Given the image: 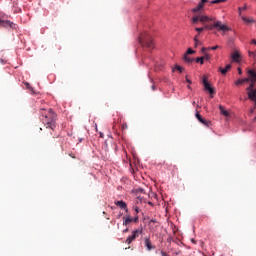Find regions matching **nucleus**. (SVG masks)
<instances>
[{
  "label": "nucleus",
  "mask_w": 256,
  "mask_h": 256,
  "mask_svg": "<svg viewBox=\"0 0 256 256\" xmlns=\"http://www.w3.org/2000/svg\"><path fill=\"white\" fill-rule=\"evenodd\" d=\"M40 120L46 126V129H50V135H53V131L57 127V114L55 111L51 108L48 110L45 108L40 109Z\"/></svg>",
  "instance_id": "f257e3e1"
},
{
  "label": "nucleus",
  "mask_w": 256,
  "mask_h": 256,
  "mask_svg": "<svg viewBox=\"0 0 256 256\" xmlns=\"http://www.w3.org/2000/svg\"><path fill=\"white\" fill-rule=\"evenodd\" d=\"M139 43L142 47H147V49H153L155 44L153 43V38L147 32H144L139 37Z\"/></svg>",
  "instance_id": "f03ea898"
},
{
  "label": "nucleus",
  "mask_w": 256,
  "mask_h": 256,
  "mask_svg": "<svg viewBox=\"0 0 256 256\" xmlns=\"http://www.w3.org/2000/svg\"><path fill=\"white\" fill-rule=\"evenodd\" d=\"M204 29H207L208 31H213V29L224 32L229 31V27L227 25H224L221 21H215L213 24H206L204 26Z\"/></svg>",
  "instance_id": "7ed1b4c3"
},
{
  "label": "nucleus",
  "mask_w": 256,
  "mask_h": 256,
  "mask_svg": "<svg viewBox=\"0 0 256 256\" xmlns=\"http://www.w3.org/2000/svg\"><path fill=\"white\" fill-rule=\"evenodd\" d=\"M248 73V77H249V81L251 82L249 84V86L246 88V91H248V93H251L252 91H255V83H256V71L253 69H248L247 70Z\"/></svg>",
  "instance_id": "20e7f679"
},
{
  "label": "nucleus",
  "mask_w": 256,
  "mask_h": 256,
  "mask_svg": "<svg viewBox=\"0 0 256 256\" xmlns=\"http://www.w3.org/2000/svg\"><path fill=\"white\" fill-rule=\"evenodd\" d=\"M141 233H143V229H136L132 231V234L127 237L125 243H127V245H131L132 241H135Z\"/></svg>",
  "instance_id": "39448f33"
},
{
  "label": "nucleus",
  "mask_w": 256,
  "mask_h": 256,
  "mask_svg": "<svg viewBox=\"0 0 256 256\" xmlns=\"http://www.w3.org/2000/svg\"><path fill=\"white\" fill-rule=\"evenodd\" d=\"M202 83L204 85L205 91H208L210 95H214L215 88L211 87V84L207 81V76H203Z\"/></svg>",
  "instance_id": "423d86ee"
},
{
  "label": "nucleus",
  "mask_w": 256,
  "mask_h": 256,
  "mask_svg": "<svg viewBox=\"0 0 256 256\" xmlns=\"http://www.w3.org/2000/svg\"><path fill=\"white\" fill-rule=\"evenodd\" d=\"M3 12L0 11V27H13V22L1 19Z\"/></svg>",
  "instance_id": "0eeeda50"
},
{
  "label": "nucleus",
  "mask_w": 256,
  "mask_h": 256,
  "mask_svg": "<svg viewBox=\"0 0 256 256\" xmlns=\"http://www.w3.org/2000/svg\"><path fill=\"white\" fill-rule=\"evenodd\" d=\"M122 219L124 227H129V225L133 223V217H131V215L124 216Z\"/></svg>",
  "instance_id": "6e6552de"
},
{
  "label": "nucleus",
  "mask_w": 256,
  "mask_h": 256,
  "mask_svg": "<svg viewBox=\"0 0 256 256\" xmlns=\"http://www.w3.org/2000/svg\"><path fill=\"white\" fill-rule=\"evenodd\" d=\"M209 0H201L200 3L197 5L196 8H193V13H197L201 11L205 7V3H207Z\"/></svg>",
  "instance_id": "1a4fd4ad"
},
{
  "label": "nucleus",
  "mask_w": 256,
  "mask_h": 256,
  "mask_svg": "<svg viewBox=\"0 0 256 256\" xmlns=\"http://www.w3.org/2000/svg\"><path fill=\"white\" fill-rule=\"evenodd\" d=\"M114 203L117 207L126 211V213L129 211V209H127V203H125L123 200L115 201Z\"/></svg>",
  "instance_id": "9d476101"
},
{
  "label": "nucleus",
  "mask_w": 256,
  "mask_h": 256,
  "mask_svg": "<svg viewBox=\"0 0 256 256\" xmlns=\"http://www.w3.org/2000/svg\"><path fill=\"white\" fill-rule=\"evenodd\" d=\"M144 245L147 249V251H151L152 249H155V246L151 243V240L149 238L144 239Z\"/></svg>",
  "instance_id": "9b49d317"
},
{
  "label": "nucleus",
  "mask_w": 256,
  "mask_h": 256,
  "mask_svg": "<svg viewBox=\"0 0 256 256\" xmlns=\"http://www.w3.org/2000/svg\"><path fill=\"white\" fill-rule=\"evenodd\" d=\"M219 71L222 75H227V72L231 71V64H227L225 68L219 67Z\"/></svg>",
  "instance_id": "f8f14e48"
},
{
  "label": "nucleus",
  "mask_w": 256,
  "mask_h": 256,
  "mask_svg": "<svg viewBox=\"0 0 256 256\" xmlns=\"http://www.w3.org/2000/svg\"><path fill=\"white\" fill-rule=\"evenodd\" d=\"M209 21H213V18H210L209 16H200L201 23H209Z\"/></svg>",
  "instance_id": "ddd939ff"
},
{
  "label": "nucleus",
  "mask_w": 256,
  "mask_h": 256,
  "mask_svg": "<svg viewBox=\"0 0 256 256\" xmlns=\"http://www.w3.org/2000/svg\"><path fill=\"white\" fill-rule=\"evenodd\" d=\"M243 83H249V76H248V78L238 79L235 82V85H243Z\"/></svg>",
  "instance_id": "4468645a"
},
{
  "label": "nucleus",
  "mask_w": 256,
  "mask_h": 256,
  "mask_svg": "<svg viewBox=\"0 0 256 256\" xmlns=\"http://www.w3.org/2000/svg\"><path fill=\"white\" fill-rule=\"evenodd\" d=\"M239 57H241V55H239V52H238V51H235V52L232 54V60L235 61L236 63H239Z\"/></svg>",
  "instance_id": "2eb2a0df"
},
{
  "label": "nucleus",
  "mask_w": 256,
  "mask_h": 256,
  "mask_svg": "<svg viewBox=\"0 0 256 256\" xmlns=\"http://www.w3.org/2000/svg\"><path fill=\"white\" fill-rule=\"evenodd\" d=\"M219 109H220V113L222 115H224V117H229V112L227 110H225V108H223V106H219Z\"/></svg>",
  "instance_id": "dca6fc26"
},
{
  "label": "nucleus",
  "mask_w": 256,
  "mask_h": 256,
  "mask_svg": "<svg viewBox=\"0 0 256 256\" xmlns=\"http://www.w3.org/2000/svg\"><path fill=\"white\" fill-rule=\"evenodd\" d=\"M242 20L244 23H255V19L253 18L242 17Z\"/></svg>",
  "instance_id": "f3484780"
},
{
  "label": "nucleus",
  "mask_w": 256,
  "mask_h": 256,
  "mask_svg": "<svg viewBox=\"0 0 256 256\" xmlns=\"http://www.w3.org/2000/svg\"><path fill=\"white\" fill-rule=\"evenodd\" d=\"M200 123H202V125H205V127H209V125H211V121L204 118H202V121H200Z\"/></svg>",
  "instance_id": "a211bd4d"
},
{
  "label": "nucleus",
  "mask_w": 256,
  "mask_h": 256,
  "mask_svg": "<svg viewBox=\"0 0 256 256\" xmlns=\"http://www.w3.org/2000/svg\"><path fill=\"white\" fill-rule=\"evenodd\" d=\"M184 61L186 63H193L194 59L189 57L188 55H184Z\"/></svg>",
  "instance_id": "6ab92c4d"
},
{
  "label": "nucleus",
  "mask_w": 256,
  "mask_h": 256,
  "mask_svg": "<svg viewBox=\"0 0 256 256\" xmlns=\"http://www.w3.org/2000/svg\"><path fill=\"white\" fill-rule=\"evenodd\" d=\"M227 0H213L211 1V5H217L218 3H226Z\"/></svg>",
  "instance_id": "aec40b11"
},
{
  "label": "nucleus",
  "mask_w": 256,
  "mask_h": 256,
  "mask_svg": "<svg viewBox=\"0 0 256 256\" xmlns=\"http://www.w3.org/2000/svg\"><path fill=\"white\" fill-rule=\"evenodd\" d=\"M196 63H200V65H203V63H205V58H203V57H197V58H196Z\"/></svg>",
  "instance_id": "412c9836"
},
{
  "label": "nucleus",
  "mask_w": 256,
  "mask_h": 256,
  "mask_svg": "<svg viewBox=\"0 0 256 256\" xmlns=\"http://www.w3.org/2000/svg\"><path fill=\"white\" fill-rule=\"evenodd\" d=\"M194 47H199V45H201V41H199V38L194 37Z\"/></svg>",
  "instance_id": "4be33fe9"
},
{
  "label": "nucleus",
  "mask_w": 256,
  "mask_h": 256,
  "mask_svg": "<svg viewBox=\"0 0 256 256\" xmlns=\"http://www.w3.org/2000/svg\"><path fill=\"white\" fill-rule=\"evenodd\" d=\"M193 54H195V51L191 48H188V50L186 51V53L184 55L188 56V55H193Z\"/></svg>",
  "instance_id": "5701e85b"
},
{
  "label": "nucleus",
  "mask_w": 256,
  "mask_h": 256,
  "mask_svg": "<svg viewBox=\"0 0 256 256\" xmlns=\"http://www.w3.org/2000/svg\"><path fill=\"white\" fill-rule=\"evenodd\" d=\"M200 19H201L200 16H195L192 18V23H194V24L199 23Z\"/></svg>",
  "instance_id": "b1692460"
},
{
  "label": "nucleus",
  "mask_w": 256,
  "mask_h": 256,
  "mask_svg": "<svg viewBox=\"0 0 256 256\" xmlns=\"http://www.w3.org/2000/svg\"><path fill=\"white\" fill-rule=\"evenodd\" d=\"M175 69H176L177 71H179L180 73H183V71H185V68H184V67H181V66H179V65H176V66H175Z\"/></svg>",
  "instance_id": "393cba45"
},
{
  "label": "nucleus",
  "mask_w": 256,
  "mask_h": 256,
  "mask_svg": "<svg viewBox=\"0 0 256 256\" xmlns=\"http://www.w3.org/2000/svg\"><path fill=\"white\" fill-rule=\"evenodd\" d=\"M196 119L199 121V123L201 121H203V116H201V114H199V112H196Z\"/></svg>",
  "instance_id": "a878e982"
},
{
  "label": "nucleus",
  "mask_w": 256,
  "mask_h": 256,
  "mask_svg": "<svg viewBox=\"0 0 256 256\" xmlns=\"http://www.w3.org/2000/svg\"><path fill=\"white\" fill-rule=\"evenodd\" d=\"M202 53H207L206 51H211V47H202Z\"/></svg>",
  "instance_id": "bb28decb"
},
{
  "label": "nucleus",
  "mask_w": 256,
  "mask_h": 256,
  "mask_svg": "<svg viewBox=\"0 0 256 256\" xmlns=\"http://www.w3.org/2000/svg\"><path fill=\"white\" fill-rule=\"evenodd\" d=\"M219 48H220L219 45L212 46V47H210V51H217V49H219Z\"/></svg>",
  "instance_id": "cd10ccee"
},
{
  "label": "nucleus",
  "mask_w": 256,
  "mask_h": 256,
  "mask_svg": "<svg viewBox=\"0 0 256 256\" xmlns=\"http://www.w3.org/2000/svg\"><path fill=\"white\" fill-rule=\"evenodd\" d=\"M203 54H204L203 58L206 59V61H209V59H211V56H209L208 53H203Z\"/></svg>",
  "instance_id": "c85d7f7f"
},
{
  "label": "nucleus",
  "mask_w": 256,
  "mask_h": 256,
  "mask_svg": "<svg viewBox=\"0 0 256 256\" xmlns=\"http://www.w3.org/2000/svg\"><path fill=\"white\" fill-rule=\"evenodd\" d=\"M195 31H197L198 33H201L203 31H205V27H201V28H195Z\"/></svg>",
  "instance_id": "c756f323"
},
{
  "label": "nucleus",
  "mask_w": 256,
  "mask_h": 256,
  "mask_svg": "<svg viewBox=\"0 0 256 256\" xmlns=\"http://www.w3.org/2000/svg\"><path fill=\"white\" fill-rule=\"evenodd\" d=\"M139 222V217H134L132 218V223H138Z\"/></svg>",
  "instance_id": "7c9ffc66"
},
{
  "label": "nucleus",
  "mask_w": 256,
  "mask_h": 256,
  "mask_svg": "<svg viewBox=\"0 0 256 256\" xmlns=\"http://www.w3.org/2000/svg\"><path fill=\"white\" fill-rule=\"evenodd\" d=\"M249 57H255V52L253 51H248Z\"/></svg>",
  "instance_id": "2f4dec72"
},
{
  "label": "nucleus",
  "mask_w": 256,
  "mask_h": 256,
  "mask_svg": "<svg viewBox=\"0 0 256 256\" xmlns=\"http://www.w3.org/2000/svg\"><path fill=\"white\" fill-rule=\"evenodd\" d=\"M122 129H123V131H125V129H128L127 123L122 124Z\"/></svg>",
  "instance_id": "473e14b6"
},
{
  "label": "nucleus",
  "mask_w": 256,
  "mask_h": 256,
  "mask_svg": "<svg viewBox=\"0 0 256 256\" xmlns=\"http://www.w3.org/2000/svg\"><path fill=\"white\" fill-rule=\"evenodd\" d=\"M238 9H239V11L241 13V11H245L247 9V6H244L243 8L239 7Z\"/></svg>",
  "instance_id": "72a5a7b5"
},
{
  "label": "nucleus",
  "mask_w": 256,
  "mask_h": 256,
  "mask_svg": "<svg viewBox=\"0 0 256 256\" xmlns=\"http://www.w3.org/2000/svg\"><path fill=\"white\" fill-rule=\"evenodd\" d=\"M24 85H25L28 89H32V88H31V84H29L28 82L24 83Z\"/></svg>",
  "instance_id": "f704fd0d"
},
{
  "label": "nucleus",
  "mask_w": 256,
  "mask_h": 256,
  "mask_svg": "<svg viewBox=\"0 0 256 256\" xmlns=\"http://www.w3.org/2000/svg\"><path fill=\"white\" fill-rule=\"evenodd\" d=\"M238 73L239 75H243V70H241V68H238Z\"/></svg>",
  "instance_id": "c9c22d12"
},
{
  "label": "nucleus",
  "mask_w": 256,
  "mask_h": 256,
  "mask_svg": "<svg viewBox=\"0 0 256 256\" xmlns=\"http://www.w3.org/2000/svg\"><path fill=\"white\" fill-rule=\"evenodd\" d=\"M186 83H189V85H191V80H189V78L186 76Z\"/></svg>",
  "instance_id": "e433bc0d"
},
{
  "label": "nucleus",
  "mask_w": 256,
  "mask_h": 256,
  "mask_svg": "<svg viewBox=\"0 0 256 256\" xmlns=\"http://www.w3.org/2000/svg\"><path fill=\"white\" fill-rule=\"evenodd\" d=\"M123 233H129V228L124 229Z\"/></svg>",
  "instance_id": "4c0bfd02"
},
{
  "label": "nucleus",
  "mask_w": 256,
  "mask_h": 256,
  "mask_svg": "<svg viewBox=\"0 0 256 256\" xmlns=\"http://www.w3.org/2000/svg\"><path fill=\"white\" fill-rule=\"evenodd\" d=\"M150 223H157V220L152 219V220H150Z\"/></svg>",
  "instance_id": "58836bf2"
},
{
  "label": "nucleus",
  "mask_w": 256,
  "mask_h": 256,
  "mask_svg": "<svg viewBox=\"0 0 256 256\" xmlns=\"http://www.w3.org/2000/svg\"><path fill=\"white\" fill-rule=\"evenodd\" d=\"M251 43H252L253 45H256V40L253 39V40L251 41Z\"/></svg>",
  "instance_id": "ea45409f"
},
{
  "label": "nucleus",
  "mask_w": 256,
  "mask_h": 256,
  "mask_svg": "<svg viewBox=\"0 0 256 256\" xmlns=\"http://www.w3.org/2000/svg\"><path fill=\"white\" fill-rule=\"evenodd\" d=\"M69 156L72 158V159H75V156L73 154H69Z\"/></svg>",
  "instance_id": "a19ab883"
},
{
  "label": "nucleus",
  "mask_w": 256,
  "mask_h": 256,
  "mask_svg": "<svg viewBox=\"0 0 256 256\" xmlns=\"http://www.w3.org/2000/svg\"><path fill=\"white\" fill-rule=\"evenodd\" d=\"M136 213H139V207L135 208Z\"/></svg>",
  "instance_id": "79ce46f5"
},
{
  "label": "nucleus",
  "mask_w": 256,
  "mask_h": 256,
  "mask_svg": "<svg viewBox=\"0 0 256 256\" xmlns=\"http://www.w3.org/2000/svg\"><path fill=\"white\" fill-rule=\"evenodd\" d=\"M195 37H196V39H199V33Z\"/></svg>",
  "instance_id": "37998d69"
},
{
  "label": "nucleus",
  "mask_w": 256,
  "mask_h": 256,
  "mask_svg": "<svg viewBox=\"0 0 256 256\" xmlns=\"http://www.w3.org/2000/svg\"><path fill=\"white\" fill-rule=\"evenodd\" d=\"M152 89H153V91H155V85H152Z\"/></svg>",
  "instance_id": "c03bdc74"
},
{
  "label": "nucleus",
  "mask_w": 256,
  "mask_h": 256,
  "mask_svg": "<svg viewBox=\"0 0 256 256\" xmlns=\"http://www.w3.org/2000/svg\"><path fill=\"white\" fill-rule=\"evenodd\" d=\"M187 87H188L189 89H191V86L188 85Z\"/></svg>",
  "instance_id": "a18cd8bd"
}]
</instances>
